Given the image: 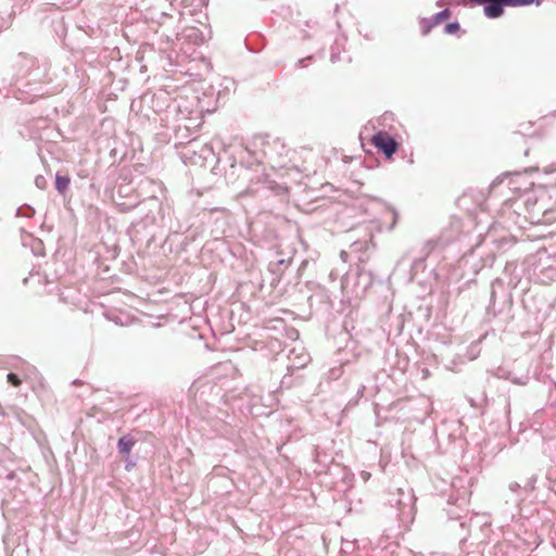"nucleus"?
Returning a JSON list of instances; mask_svg holds the SVG:
<instances>
[{"label":"nucleus","instance_id":"obj_1","mask_svg":"<svg viewBox=\"0 0 556 556\" xmlns=\"http://www.w3.org/2000/svg\"><path fill=\"white\" fill-rule=\"evenodd\" d=\"M478 4L484 5V14L490 18H496L503 15L504 7H523L534 2V0H473Z\"/></svg>","mask_w":556,"mask_h":556},{"label":"nucleus","instance_id":"obj_2","mask_svg":"<svg viewBox=\"0 0 556 556\" xmlns=\"http://www.w3.org/2000/svg\"><path fill=\"white\" fill-rule=\"evenodd\" d=\"M370 142L376 149L381 151L387 159H391L399 149V143L387 131L382 130L376 132L371 137Z\"/></svg>","mask_w":556,"mask_h":556},{"label":"nucleus","instance_id":"obj_3","mask_svg":"<svg viewBox=\"0 0 556 556\" xmlns=\"http://www.w3.org/2000/svg\"><path fill=\"white\" fill-rule=\"evenodd\" d=\"M134 444H135V441L132 439L123 437L118 441V450L121 453H123L125 455H129Z\"/></svg>","mask_w":556,"mask_h":556},{"label":"nucleus","instance_id":"obj_4","mask_svg":"<svg viewBox=\"0 0 556 556\" xmlns=\"http://www.w3.org/2000/svg\"><path fill=\"white\" fill-rule=\"evenodd\" d=\"M70 182L71 179L67 176H61L58 174L55 177V188L62 194H64L65 191L68 189Z\"/></svg>","mask_w":556,"mask_h":556},{"label":"nucleus","instance_id":"obj_5","mask_svg":"<svg viewBox=\"0 0 556 556\" xmlns=\"http://www.w3.org/2000/svg\"><path fill=\"white\" fill-rule=\"evenodd\" d=\"M451 16V12L448 9L443 10L442 12L435 15V22L440 23L444 20H447Z\"/></svg>","mask_w":556,"mask_h":556},{"label":"nucleus","instance_id":"obj_6","mask_svg":"<svg viewBox=\"0 0 556 556\" xmlns=\"http://www.w3.org/2000/svg\"><path fill=\"white\" fill-rule=\"evenodd\" d=\"M7 378H8V381H9L12 386H14V387H20V386H21V383H22L21 379H20L15 374H12V372H11V374H9V375H8V377H7Z\"/></svg>","mask_w":556,"mask_h":556},{"label":"nucleus","instance_id":"obj_7","mask_svg":"<svg viewBox=\"0 0 556 556\" xmlns=\"http://www.w3.org/2000/svg\"><path fill=\"white\" fill-rule=\"evenodd\" d=\"M459 28V25L457 23H450L445 26V31L448 34H453L457 31Z\"/></svg>","mask_w":556,"mask_h":556}]
</instances>
